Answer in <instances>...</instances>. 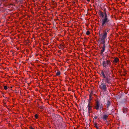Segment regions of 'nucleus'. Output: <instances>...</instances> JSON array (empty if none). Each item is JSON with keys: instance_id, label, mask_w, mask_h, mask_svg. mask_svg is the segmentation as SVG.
Segmentation results:
<instances>
[{"instance_id": "1", "label": "nucleus", "mask_w": 129, "mask_h": 129, "mask_svg": "<svg viewBox=\"0 0 129 129\" xmlns=\"http://www.w3.org/2000/svg\"><path fill=\"white\" fill-rule=\"evenodd\" d=\"M111 64V62L109 59L104 60L103 62V66L105 68L110 67Z\"/></svg>"}, {"instance_id": "2", "label": "nucleus", "mask_w": 129, "mask_h": 129, "mask_svg": "<svg viewBox=\"0 0 129 129\" xmlns=\"http://www.w3.org/2000/svg\"><path fill=\"white\" fill-rule=\"evenodd\" d=\"M109 20L108 19V17H104L103 18L102 20V25L104 26L105 24L108 22Z\"/></svg>"}, {"instance_id": "3", "label": "nucleus", "mask_w": 129, "mask_h": 129, "mask_svg": "<svg viewBox=\"0 0 129 129\" xmlns=\"http://www.w3.org/2000/svg\"><path fill=\"white\" fill-rule=\"evenodd\" d=\"M100 87L101 89L104 90H106L107 88L106 85L102 84L100 86Z\"/></svg>"}, {"instance_id": "4", "label": "nucleus", "mask_w": 129, "mask_h": 129, "mask_svg": "<svg viewBox=\"0 0 129 129\" xmlns=\"http://www.w3.org/2000/svg\"><path fill=\"white\" fill-rule=\"evenodd\" d=\"M100 105V104H99V102L98 101H96V105L95 107V108L97 110L99 109Z\"/></svg>"}, {"instance_id": "5", "label": "nucleus", "mask_w": 129, "mask_h": 129, "mask_svg": "<svg viewBox=\"0 0 129 129\" xmlns=\"http://www.w3.org/2000/svg\"><path fill=\"white\" fill-rule=\"evenodd\" d=\"M107 35V33L105 32L104 34L103 35L102 37V40L104 41Z\"/></svg>"}, {"instance_id": "6", "label": "nucleus", "mask_w": 129, "mask_h": 129, "mask_svg": "<svg viewBox=\"0 0 129 129\" xmlns=\"http://www.w3.org/2000/svg\"><path fill=\"white\" fill-rule=\"evenodd\" d=\"M105 45H104L102 49L101 50L102 52H104L105 50Z\"/></svg>"}, {"instance_id": "7", "label": "nucleus", "mask_w": 129, "mask_h": 129, "mask_svg": "<svg viewBox=\"0 0 129 129\" xmlns=\"http://www.w3.org/2000/svg\"><path fill=\"white\" fill-rule=\"evenodd\" d=\"M108 116V115H104L103 119L105 120H106Z\"/></svg>"}, {"instance_id": "8", "label": "nucleus", "mask_w": 129, "mask_h": 129, "mask_svg": "<svg viewBox=\"0 0 129 129\" xmlns=\"http://www.w3.org/2000/svg\"><path fill=\"white\" fill-rule=\"evenodd\" d=\"M119 61V59L117 58H116L114 60V62L115 63H117Z\"/></svg>"}, {"instance_id": "9", "label": "nucleus", "mask_w": 129, "mask_h": 129, "mask_svg": "<svg viewBox=\"0 0 129 129\" xmlns=\"http://www.w3.org/2000/svg\"><path fill=\"white\" fill-rule=\"evenodd\" d=\"M100 15L102 16V17L103 18L104 17V13L103 12H101L100 13Z\"/></svg>"}, {"instance_id": "10", "label": "nucleus", "mask_w": 129, "mask_h": 129, "mask_svg": "<svg viewBox=\"0 0 129 129\" xmlns=\"http://www.w3.org/2000/svg\"><path fill=\"white\" fill-rule=\"evenodd\" d=\"M88 110L89 111H90L91 110V107L90 106L89 104H88Z\"/></svg>"}, {"instance_id": "11", "label": "nucleus", "mask_w": 129, "mask_h": 129, "mask_svg": "<svg viewBox=\"0 0 129 129\" xmlns=\"http://www.w3.org/2000/svg\"><path fill=\"white\" fill-rule=\"evenodd\" d=\"M60 71H58L56 73V75L57 76H58L60 75Z\"/></svg>"}, {"instance_id": "12", "label": "nucleus", "mask_w": 129, "mask_h": 129, "mask_svg": "<svg viewBox=\"0 0 129 129\" xmlns=\"http://www.w3.org/2000/svg\"><path fill=\"white\" fill-rule=\"evenodd\" d=\"M101 74L104 77V78H106V77L105 76V75L103 72H102L101 73Z\"/></svg>"}, {"instance_id": "13", "label": "nucleus", "mask_w": 129, "mask_h": 129, "mask_svg": "<svg viewBox=\"0 0 129 129\" xmlns=\"http://www.w3.org/2000/svg\"><path fill=\"white\" fill-rule=\"evenodd\" d=\"M90 34V32L88 30L86 32V34L87 35H89Z\"/></svg>"}, {"instance_id": "14", "label": "nucleus", "mask_w": 129, "mask_h": 129, "mask_svg": "<svg viewBox=\"0 0 129 129\" xmlns=\"http://www.w3.org/2000/svg\"><path fill=\"white\" fill-rule=\"evenodd\" d=\"M4 88L5 90H7L8 88L6 86H4Z\"/></svg>"}, {"instance_id": "15", "label": "nucleus", "mask_w": 129, "mask_h": 129, "mask_svg": "<svg viewBox=\"0 0 129 129\" xmlns=\"http://www.w3.org/2000/svg\"><path fill=\"white\" fill-rule=\"evenodd\" d=\"M104 14H105V16L104 17H107V15L106 13V12H105Z\"/></svg>"}, {"instance_id": "16", "label": "nucleus", "mask_w": 129, "mask_h": 129, "mask_svg": "<svg viewBox=\"0 0 129 129\" xmlns=\"http://www.w3.org/2000/svg\"><path fill=\"white\" fill-rule=\"evenodd\" d=\"M35 117L36 118H38V115L37 114H36L35 116Z\"/></svg>"}, {"instance_id": "17", "label": "nucleus", "mask_w": 129, "mask_h": 129, "mask_svg": "<svg viewBox=\"0 0 129 129\" xmlns=\"http://www.w3.org/2000/svg\"><path fill=\"white\" fill-rule=\"evenodd\" d=\"M110 104V103L109 102L108 103V104H107L108 107L109 106Z\"/></svg>"}, {"instance_id": "18", "label": "nucleus", "mask_w": 129, "mask_h": 129, "mask_svg": "<svg viewBox=\"0 0 129 129\" xmlns=\"http://www.w3.org/2000/svg\"><path fill=\"white\" fill-rule=\"evenodd\" d=\"M30 129H34V128H33L32 127L30 126Z\"/></svg>"}, {"instance_id": "19", "label": "nucleus", "mask_w": 129, "mask_h": 129, "mask_svg": "<svg viewBox=\"0 0 129 129\" xmlns=\"http://www.w3.org/2000/svg\"><path fill=\"white\" fill-rule=\"evenodd\" d=\"M89 99L90 100H91V96L90 95H89Z\"/></svg>"}, {"instance_id": "20", "label": "nucleus", "mask_w": 129, "mask_h": 129, "mask_svg": "<svg viewBox=\"0 0 129 129\" xmlns=\"http://www.w3.org/2000/svg\"><path fill=\"white\" fill-rule=\"evenodd\" d=\"M97 117L96 116H95L94 117V118L95 119H96V118H97Z\"/></svg>"}, {"instance_id": "21", "label": "nucleus", "mask_w": 129, "mask_h": 129, "mask_svg": "<svg viewBox=\"0 0 129 129\" xmlns=\"http://www.w3.org/2000/svg\"><path fill=\"white\" fill-rule=\"evenodd\" d=\"M87 1H89L90 0H86Z\"/></svg>"}]
</instances>
